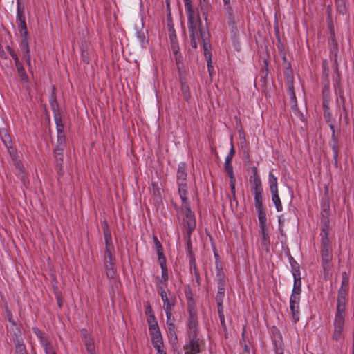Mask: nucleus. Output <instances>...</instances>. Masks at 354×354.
Listing matches in <instances>:
<instances>
[{"label":"nucleus","instance_id":"obj_1","mask_svg":"<svg viewBox=\"0 0 354 354\" xmlns=\"http://www.w3.org/2000/svg\"><path fill=\"white\" fill-rule=\"evenodd\" d=\"M186 333L187 340L183 346L185 354H201L205 348V342L200 334L197 312L194 308L189 310Z\"/></svg>","mask_w":354,"mask_h":354},{"label":"nucleus","instance_id":"obj_2","mask_svg":"<svg viewBox=\"0 0 354 354\" xmlns=\"http://www.w3.org/2000/svg\"><path fill=\"white\" fill-rule=\"evenodd\" d=\"M105 248L103 254V266L105 274L110 280L117 277L115 248L112 243L111 234L107 227H104Z\"/></svg>","mask_w":354,"mask_h":354},{"label":"nucleus","instance_id":"obj_3","mask_svg":"<svg viewBox=\"0 0 354 354\" xmlns=\"http://www.w3.org/2000/svg\"><path fill=\"white\" fill-rule=\"evenodd\" d=\"M187 16L188 32L190 43L193 48H196L203 36L201 30V19L199 14H196L194 9L185 10Z\"/></svg>","mask_w":354,"mask_h":354},{"label":"nucleus","instance_id":"obj_4","mask_svg":"<svg viewBox=\"0 0 354 354\" xmlns=\"http://www.w3.org/2000/svg\"><path fill=\"white\" fill-rule=\"evenodd\" d=\"M323 234H321V257L324 270L328 272L330 269V261L332 260V249L330 248V241L328 232L323 229Z\"/></svg>","mask_w":354,"mask_h":354},{"label":"nucleus","instance_id":"obj_5","mask_svg":"<svg viewBox=\"0 0 354 354\" xmlns=\"http://www.w3.org/2000/svg\"><path fill=\"white\" fill-rule=\"evenodd\" d=\"M187 172L186 164L181 162L178 165L176 172V183L178 185V193L180 199L187 198Z\"/></svg>","mask_w":354,"mask_h":354},{"label":"nucleus","instance_id":"obj_6","mask_svg":"<svg viewBox=\"0 0 354 354\" xmlns=\"http://www.w3.org/2000/svg\"><path fill=\"white\" fill-rule=\"evenodd\" d=\"M182 207L180 208L181 212L185 214L183 218V222L186 228V233L189 237L196 228V219L194 214L192 212L190 208L188 198H183Z\"/></svg>","mask_w":354,"mask_h":354},{"label":"nucleus","instance_id":"obj_7","mask_svg":"<svg viewBox=\"0 0 354 354\" xmlns=\"http://www.w3.org/2000/svg\"><path fill=\"white\" fill-rule=\"evenodd\" d=\"M159 295L163 302V309L165 312L173 311V308L176 304V298L175 295L170 291L160 288Z\"/></svg>","mask_w":354,"mask_h":354},{"label":"nucleus","instance_id":"obj_8","mask_svg":"<svg viewBox=\"0 0 354 354\" xmlns=\"http://www.w3.org/2000/svg\"><path fill=\"white\" fill-rule=\"evenodd\" d=\"M253 174L250 177L249 181L252 194L263 193V186L258 170L256 167H252Z\"/></svg>","mask_w":354,"mask_h":354},{"label":"nucleus","instance_id":"obj_9","mask_svg":"<svg viewBox=\"0 0 354 354\" xmlns=\"http://www.w3.org/2000/svg\"><path fill=\"white\" fill-rule=\"evenodd\" d=\"M161 268V276H157L156 279V286L158 289V293H160V288H162L163 290H165V288L168 285V270L167 268V264H160Z\"/></svg>","mask_w":354,"mask_h":354},{"label":"nucleus","instance_id":"obj_10","mask_svg":"<svg viewBox=\"0 0 354 354\" xmlns=\"http://www.w3.org/2000/svg\"><path fill=\"white\" fill-rule=\"evenodd\" d=\"M301 297H290V309L292 314V317L295 324L299 319L300 313V303Z\"/></svg>","mask_w":354,"mask_h":354},{"label":"nucleus","instance_id":"obj_11","mask_svg":"<svg viewBox=\"0 0 354 354\" xmlns=\"http://www.w3.org/2000/svg\"><path fill=\"white\" fill-rule=\"evenodd\" d=\"M286 86L288 88V94L290 96L291 109L293 110H297L298 108L296 102L295 93L294 91L293 77L292 75H288L286 76Z\"/></svg>","mask_w":354,"mask_h":354},{"label":"nucleus","instance_id":"obj_12","mask_svg":"<svg viewBox=\"0 0 354 354\" xmlns=\"http://www.w3.org/2000/svg\"><path fill=\"white\" fill-rule=\"evenodd\" d=\"M55 120L57 126V142L66 144V136L64 132V124L62 123L60 112H55Z\"/></svg>","mask_w":354,"mask_h":354},{"label":"nucleus","instance_id":"obj_13","mask_svg":"<svg viewBox=\"0 0 354 354\" xmlns=\"http://www.w3.org/2000/svg\"><path fill=\"white\" fill-rule=\"evenodd\" d=\"M234 153H235V149L234 148L232 142H231V148L230 149V151H229L227 156L225 158V163H224V167H225V169L226 172L227 173L228 176L234 175L232 160Z\"/></svg>","mask_w":354,"mask_h":354},{"label":"nucleus","instance_id":"obj_14","mask_svg":"<svg viewBox=\"0 0 354 354\" xmlns=\"http://www.w3.org/2000/svg\"><path fill=\"white\" fill-rule=\"evenodd\" d=\"M153 241L158 255V260L159 264H167L166 258L164 254V250L161 243L156 236H153Z\"/></svg>","mask_w":354,"mask_h":354},{"label":"nucleus","instance_id":"obj_15","mask_svg":"<svg viewBox=\"0 0 354 354\" xmlns=\"http://www.w3.org/2000/svg\"><path fill=\"white\" fill-rule=\"evenodd\" d=\"M17 20L20 27V34L21 36L26 37L27 35V26L26 24L25 16L24 15L22 11L20 10L19 3H18Z\"/></svg>","mask_w":354,"mask_h":354},{"label":"nucleus","instance_id":"obj_16","mask_svg":"<svg viewBox=\"0 0 354 354\" xmlns=\"http://www.w3.org/2000/svg\"><path fill=\"white\" fill-rule=\"evenodd\" d=\"M166 330L168 339L172 344L178 342V336L176 332V325L174 323H166Z\"/></svg>","mask_w":354,"mask_h":354},{"label":"nucleus","instance_id":"obj_17","mask_svg":"<svg viewBox=\"0 0 354 354\" xmlns=\"http://www.w3.org/2000/svg\"><path fill=\"white\" fill-rule=\"evenodd\" d=\"M179 76L183 97L185 100H188L191 97L189 87L187 84L185 77L183 76L181 71L179 72Z\"/></svg>","mask_w":354,"mask_h":354},{"label":"nucleus","instance_id":"obj_18","mask_svg":"<svg viewBox=\"0 0 354 354\" xmlns=\"http://www.w3.org/2000/svg\"><path fill=\"white\" fill-rule=\"evenodd\" d=\"M148 323L149 330L151 336L154 334H158V333H160L158 324L153 314H152L150 316V319H149Z\"/></svg>","mask_w":354,"mask_h":354},{"label":"nucleus","instance_id":"obj_19","mask_svg":"<svg viewBox=\"0 0 354 354\" xmlns=\"http://www.w3.org/2000/svg\"><path fill=\"white\" fill-rule=\"evenodd\" d=\"M21 46L24 48V51L22 53V57L26 60L27 64L29 68H31V62H30V49L28 46V44L27 39L24 38L21 41Z\"/></svg>","mask_w":354,"mask_h":354},{"label":"nucleus","instance_id":"obj_20","mask_svg":"<svg viewBox=\"0 0 354 354\" xmlns=\"http://www.w3.org/2000/svg\"><path fill=\"white\" fill-rule=\"evenodd\" d=\"M260 232L261 235V245L263 248L268 249L270 244V241L267 227H260Z\"/></svg>","mask_w":354,"mask_h":354},{"label":"nucleus","instance_id":"obj_21","mask_svg":"<svg viewBox=\"0 0 354 354\" xmlns=\"http://www.w3.org/2000/svg\"><path fill=\"white\" fill-rule=\"evenodd\" d=\"M55 161L56 168L58 169V172L60 175L63 174V160H64V154L60 152H54Z\"/></svg>","mask_w":354,"mask_h":354},{"label":"nucleus","instance_id":"obj_22","mask_svg":"<svg viewBox=\"0 0 354 354\" xmlns=\"http://www.w3.org/2000/svg\"><path fill=\"white\" fill-rule=\"evenodd\" d=\"M45 352V354H57L56 350L52 343V342L48 339H43L42 343L40 344Z\"/></svg>","mask_w":354,"mask_h":354},{"label":"nucleus","instance_id":"obj_23","mask_svg":"<svg viewBox=\"0 0 354 354\" xmlns=\"http://www.w3.org/2000/svg\"><path fill=\"white\" fill-rule=\"evenodd\" d=\"M301 279H294V285L290 297H301Z\"/></svg>","mask_w":354,"mask_h":354},{"label":"nucleus","instance_id":"obj_24","mask_svg":"<svg viewBox=\"0 0 354 354\" xmlns=\"http://www.w3.org/2000/svg\"><path fill=\"white\" fill-rule=\"evenodd\" d=\"M268 183L271 193L279 192L277 178L271 171L269 173L268 175Z\"/></svg>","mask_w":354,"mask_h":354},{"label":"nucleus","instance_id":"obj_25","mask_svg":"<svg viewBox=\"0 0 354 354\" xmlns=\"http://www.w3.org/2000/svg\"><path fill=\"white\" fill-rule=\"evenodd\" d=\"M272 201L275 205V207L277 212H281L283 210V205L281 199L279 196V192H272Z\"/></svg>","mask_w":354,"mask_h":354},{"label":"nucleus","instance_id":"obj_26","mask_svg":"<svg viewBox=\"0 0 354 354\" xmlns=\"http://www.w3.org/2000/svg\"><path fill=\"white\" fill-rule=\"evenodd\" d=\"M258 213V218L259 221V227L266 226V213L263 207L256 209Z\"/></svg>","mask_w":354,"mask_h":354},{"label":"nucleus","instance_id":"obj_27","mask_svg":"<svg viewBox=\"0 0 354 354\" xmlns=\"http://www.w3.org/2000/svg\"><path fill=\"white\" fill-rule=\"evenodd\" d=\"M15 66L18 73L19 76L21 79L22 81L27 82L28 81V76L26 75V73L25 71V69L22 65V63L21 62L15 63Z\"/></svg>","mask_w":354,"mask_h":354},{"label":"nucleus","instance_id":"obj_28","mask_svg":"<svg viewBox=\"0 0 354 354\" xmlns=\"http://www.w3.org/2000/svg\"><path fill=\"white\" fill-rule=\"evenodd\" d=\"M346 301L337 300L335 315L345 317Z\"/></svg>","mask_w":354,"mask_h":354},{"label":"nucleus","instance_id":"obj_29","mask_svg":"<svg viewBox=\"0 0 354 354\" xmlns=\"http://www.w3.org/2000/svg\"><path fill=\"white\" fill-rule=\"evenodd\" d=\"M84 345L88 354L95 352L94 341L91 337H85Z\"/></svg>","mask_w":354,"mask_h":354},{"label":"nucleus","instance_id":"obj_30","mask_svg":"<svg viewBox=\"0 0 354 354\" xmlns=\"http://www.w3.org/2000/svg\"><path fill=\"white\" fill-rule=\"evenodd\" d=\"M199 6L204 19L207 20L209 5L207 0H198Z\"/></svg>","mask_w":354,"mask_h":354},{"label":"nucleus","instance_id":"obj_31","mask_svg":"<svg viewBox=\"0 0 354 354\" xmlns=\"http://www.w3.org/2000/svg\"><path fill=\"white\" fill-rule=\"evenodd\" d=\"M333 339L339 341L343 337L344 326H333Z\"/></svg>","mask_w":354,"mask_h":354},{"label":"nucleus","instance_id":"obj_32","mask_svg":"<svg viewBox=\"0 0 354 354\" xmlns=\"http://www.w3.org/2000/svg\"><path fill=\"white\" fill-rule=\"evenodd\" d=\"M15 345L17 354H27L26 346L21 340L17 339Z\"/></svg>","mask_w":354,"mask_h":354},{"label":"nucleus","instance_id":"obj_33","mask_svg":"<svg viewBox=\"0 0 354 354\" xmlns=\"http://www.w3.org/2000/svg\"><path fill=\"white\" fill-rule=\"evenodd\" d=\"M151 342L153 347H159L163 344L161 333L151 335Z\"/></svg>","mask_w":354,"mask_h":354},{"label":"nucleus","instance_id":"obj_34","mask_svg":"<svg viewBox=\"0 0 354 354\" xmlns=\"http://www.w3.org/2000/svg\"><path fill=\"white\" fill-rule=\"evenodd\" d=\"M330 145L333 150V157L335 162L337 161L339 145L337 140H331Z\"/></svg>","mask_w":354,"mask_h":354},{"label":"nucleus","instance_id":"obj_35","mask_svg":"<svg viewBox=\"0 0 354 354\" xmlns=\"http://www.w3.org/2000/svg\"><path fill=\"white\" fill-rule=\"evenodd\" d=\"M254 200V206L256 209H260L263 207V193L253 194Z\"/></svg>","mask_w":354,"mask_h":354},{"label":"nucleus","instance_id":"obj_36","mask_svg":"<svg viewBox=\"0 0 354 354\" xmlns=\"http://www.w3.org/2000/svg\"><path fill=\"white\" fill-rule=\"evenodd\" d=\"M151 192L153 194V195H154L155 196L158 197V198H161V191H160L159 185L157 183H155V182L151 183Z\"/></svg>","mask_w":354,"mask_h":354},{"label":"nucleus","instance_id":"obj_37","mask_svg":"<svg viewBox=\"0 0 354 354\" xmlns=\"http://www.w3.org/2000/svg\"><path fill=\"white\" fill-rule=\"evenodd\" d=\"M348 288L341 287L338 291L337 300L346 301Z\"/></svg>","mask_w":354,"mask_h":354},{"label":"nucleus","instance_id":"obj_38","mask_svg":"<svg viewBox=\"0 0 354 354\" xmlns=\"http://www.w3.org/2000/svg\"><path fill=\"white\" fill-rule=\"evenodd\" d=\"M291 266L294 279H301V273L298 264L296 262H295V263H291Z\"/></svg>","mask_w":354,"mask_h":354},{"label":"nucleus","instance_id":"obj_39","mask_svg":"<svg viewBox=\"0 0 354 354\" xmlns=\"http://www.w3.org/2000/svg\"><path fill=\"white\" fill-rule=\"evenodd\" d=\"M172 51L174 54L175 55V59L176 62V64L178 65V67L179 68V64L181 62L180 59V54L179 53V47L178 45L172 44Z\"/></svg>","mask_w":354,"mask_h":354},{"label":"nucleus","instance_id":"obj_40","mask_svg":"<svg viewBox=\"0 0 354 354\" xmlns=\"http://www.w3.org/2000/svg\"><path fill=\"white\" fill-rule=\"evenodd\" d=\"M345 317L335 315L333 326H344Z\"/></svg>","mask_w":354,"mask_h":354},{"label":"nucleus","instance_id":"obj_41","mask_svg":"<svg viewBox=\"0 0 354 354\" xmlns=\"http://www.w3.org/2000/svg\"><path fill=\"white\" fill-rule=\"evenodd\" d=\"M337 10L344 13L346 10V0H335Z\"/></svg>","mask_w":354,"mask_h":354},{"label":"nucleus","instance_id":"obj_42","mask_svg":"<svg viewBox=\"0 0 354 354\" xmlns=\"http://www.w3.org/2000/svg\"><path fill=\"white\" fill-rule=\"evenodd\" d=\"M33 331L35 335L39 339L40 344L42 343L43 339H48V337L44 335L43 332L37 328H33Z\"/></svg>","mask_w":354,"mask_h":354},{"label":"nucleus","instance_id":"obj_43","mask_svg":"<svg viewBox=\"0 0 354 354\" xmlns=\"http://www.w3.org/2000/svg\"><path fill=\"white\" fill-rule=\"evenodd\" d=\"M230 177V189H231V193H232V195H236V188H235V185H236V178H235V176L234 175H232V176H229Z\"/></svg>","mask_w":354,"mask_h":354},{"label":"nucleus","instance_id":"obj_44","mask_svg":"<svg viewBox=\"0 0 354 354\" xmlns=\"http://www.w3.org/2000/svg\"><path fill=\"white\" fill-rule=\"evenodd\" d=\"M348 283H349L348 275V274L346 272H344L342 273V286H341V287L348 288Z\"/></svg>","mask_w":354,"mask_h":354},{"label":"nucleus","instance_id":"obj_45","mask_svg":"<svg viewBox=\"0 0 354 354\" xmlns=\"http://www.w3.org/2000/svg\"><path fill=\"white\" fill-rule=\"evenodd\" d=\"M6 148L12 159L16 160V158H17V152L16 149L12 145L7 146Z\"/></svg>","mask_w":354,"mask_h":354},{"label":"nucleus","instance_id":"obj_46","mask_svg":"<svg viewBox=\"0 0 354 354\" xmlns=\"http://www.w3.org/2000/svg\"><path fill=\"white\" fill-rule=\"evenodd\" d=\"M225 297V291H218L217 295L216 296V304H223V299Z\"/></svg>","mask_w":354,"mask_h":354},{"label":"nucleus","instance_id":"obj_47","mask_svg":"<svg viewBox=\"0 0 354 354\" xmlns=\"http://www.w3.org/2000/svg\"><path fill=\"white\" fill-rule=\"evenodd\" d=\"M166 314V323H174L175 322V318L173 315V311H167L165 312Z\"/></svg>","mask_w":354,"mask_h":354},{"label":"nucleus","instance_id":"obj_48","mask_svg":"<svg viewBox=\"0 0 354 354\" xmlns=\"http://www.w3.org/2000/svg\"><path fill=\"white\" fill-rule=\"evenodd\" d=\"M7 50L11 55V57H12V59L15 60V64L20 62L15 52L10 46H7Z\"/></svg>","mask_w":354,"mask_h":354},{"label":"nucleus","instance_id":"obj_49","mask_svg":"<svg viewBox=\"0 0 354 354\" xmlns=\"http://www.w3.org/2000/svg\"><path fill=\"white\" fill-rule=\"evenodd\" d=\"M2 140H3V142H4L6 147L9 146V145H12L10 137L6 133H5Z\"/></svg>","mask_w":354,"mask_h":354},{"label":"nucleus","instance_id":"obj_50","mask_svg":"<svg viewBox=\"0 0 354 354\" xmlns=\"http://www.w3.org/2000/svg\"><path fill=\"white\" fill-rule=\"evenodd\" d=\"M66 144L57 143L56 147L54 150V152H60L63 153L65 149Z\"/></svg>","mask_w":354,"mask_h":354},{"label":"nucleus","instance_id":"obj_51","mask_svg":"<svg viewBox=\"0 0 354 354\" xmlns=\"http://www.w3.org/2000/svg\"><path fill=\"white\" fill-rule=\"evenodd\" d=\"M224 4H225V8L227 10V11L229 12L230 16H231V11L232 8L230 6V0H223Z\"/></svg>","mask_w":354,"mask_h":354},{"label":"nucleus","instance_id":"obj_52","mask_svg":"<svg viewBox=\"0 0 354 354\" xmlns=\"http://www.w3.org/2000/svg\"><path fill=\"white\" fill-rule=\"evenodd\" d=\"M185 10L194 9L192 0H184Z\"/></svg>","mask_w":354,"mask_h":354},{"label":"nucleus","instance_id":"obj_53","mask_svg":"<svg viewBox=\"0 0 354 354\" xmlns=\"http://www.w3.org/2000/svg\"><path fill=\"white\" fill-rule=\"evenodd\" d=\"M230 205L232 207L234 203H235L236 206L238 205V201L236 199V195H232V197L230 198Z\"/></svg>","mask_w":354,"mask_h":354},{"label":"nucleus","instance_id":"obj_54","mask_svg":"<svg viewBox=\"0 0 354 354\" xmlns=\"http://www.w3.org/2000/svg\"><path fill=\"white\" fill-rule=\"evenodd\" d=\"M218 291H225V283H217Z\"/></svg>","mask_w":354,"mask_h":354},{"label":"nucleus","instance_id":"obj_55","mask_svg":"<svg viewBox=\"0 0 354 354\" xmlns=\"http://www.w3.org/2000/svg\"><path fill=\"white\" fill-rule=\"evenodd\" d=\"M164 344H161L159 347H154V348L157 351V354H166V353L163 350Z\"/></svg>","mask_w":354,"mask_h":354},{"label":"nucleus","instance_id":"obj_56","mask_svg":"<svg viewBox=\"0 0 354 354\" xmlns=\"http://www.w3.org/2000/svg\"><path fill=\"white\" fill-rule=\"evenodd\" d=\"M221 325L223 328H225V316L224 314L218 315Z\"/></svg>","mask_w":354,"mask_h":354},{"label":"nucleus","instance_id":"obj_57","mask_svg":"<svg viewBox=\"0 0 354 354\" xmlns=\"http://www.w3.org/2000/svg\"><path fill=\"white\" fill-rule=\"evenodd\" d=\"M217 304V307H218V315L224 314L223 304Z\"/></svg>","mask_w":354,"mask_h":354},{"label":"nucleus","instance_id":"obj_58","mask_svg":"<svg viewBox=\"0 0 354 354\" xmlns=\"http://www.w3.org/2000/svg\"><path fill=\"white\" fill-rule=\"evenodd\" d=\"M217 278H225V275L223 270L216 272V279Z\"/></svg>","mask_w":354,"mask_h":354},{"label":"nucleus","instance_id":"obj_59","mask_svg":"<svg viewBox=\"0 0 354 354\" xmlns=\"http://www.w3.org/2000/svg\"><path fill=\"white\" fill-rule=\"evenodd\" d=\"M13 161H15V164L16 167L18 169L21 170V169H22V164L20 162V161H19L17 160V158H16V160H13Z\"/></svg>","mask_w":354,"mask_h":354},{"label":"nucleus","instance_id":"obj_60","mask_svg":"<svg viewBox=\"0 0 354 354\" xmlns=\"http://www.w3.org/2000/svg\"><path fill=\"white\" fill-rule=\"evenodd\" d=\"M223 270L222 266L218 261H216V271Z\"/></svg>","mask_w":354,"mask_h":354},{"label":"nucleus","instance_id":"obj_61","mask_svg":"<svg viewBox=\"0 0 354 354\" xmlns=\"http://www.w3.org/2000/svg\"><path fill=\"white\" fill-rule=\"evenodd\" d=\"M82 59L83 61L85 62V63H88L89 62V59L87 57V55H86V53L85 52H82Z\"/></svg>","mask_w":354,"mask_h":354},{"label":"nucleus","instance_id":"obj_62","mask_svg":"<svg viewBox=\"0 0 354 354\" xmlns=\"http://www.w3.org/2000/svg\"><path fill=\"white\" fill-rule=\"evenodd\" d=\"M147 314H149V317L153 314V310H152V308L151 307V306L149 304L147 305V312H146Z\"/></svg>","mask_w":354,"mask_h":354},{"label":"nucleus","instance_id":"obj_63","mask_svg":"<svg viewBox=\"0 0 354 354\" xmlns=\"http://www.w3.org/2000/svg\"><path fill=\"white\" fill-rule=\"evenodd\" d=\"M330 128L332 129V136H331V140H337L335 135V129L333 125H330Z\"/></svg>","mask_w":354,"mask_h":354},{"label":"nucleus","instance_id":"obj_64","mask_svg":"<svg viewBox=\"0 0 354 354\" xmlns=\"http://www.w3.org/2000/svg\"><path fill=\"white\" fill-rule=\"evenodd\" d=\"M323 106H324V108L326 109H330V107L328 106V101L326 99L324 100Z\"/></svg>","mask_w":354,"mask_h":354}]
</instances>
